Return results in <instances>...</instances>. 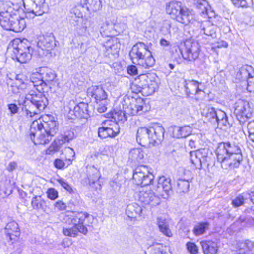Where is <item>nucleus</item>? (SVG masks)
<instances>
[{
  "instance_id": "4be33fe9",
  "label": "nucleus",
  "mask_w": 254,
  "mask_h": 254,
  "mask_svg": "<svg viewBox=\"0 0 254 254\" xmlns=\"http://www.w3.org/2000/svg\"><path fill=\"white\" fill-rule=\"evenodd\" d=\"M88 104L84 102H80L74 107L73 110H70L69 113L73 114L78 118L87 119L89 117Z\"/></svg>"
},
{
  "instance_id": "2f4dec72",
  "label": "nucleus",
  "mask_w": 254,
  "mask_h": 254,
  "mask_svg": "<svg viewBox=\"0 0 254 254\" xmlns=\"http://www.w3.org/2000/svg\"><path fill=\"white\" fill-rule=\"evenodd\" d=\"M13 14L8 11H2L0 13V24L5 30H9L11 27V21L13 20Z\"/></svg>"
},
{
  "instance_id": "1a4fd4ad",
  "label": "nucleus",
  "mask_w": 254,
  "mask_h": 254,
  "mask_svg": "<svg viewBox=\"0 0 254 254\" xmlns=\"http://www.w3.org/2000/svg\"><path fill=\"white\" fill-rule=\"evenodd\" d=\"M253 109L247 101L239 100L235 104L234 114L240 124L244 125L252 115Z\"/></svg>"
},
{
  "instance_id": "6e6d98bb",
  "label": "nucleus",
  "mask_w": 254,
  "mask_h": 254,
  "mask_svg": "<svg viewBox=\"0 0 254 254\" xmlns=\"http://www.w3.org/2000/svg\"><path fill=\"white\" fill-rule=\"evenodd\" d=\"M20 86L16 84L15 83H13L10 87V90H11L14 94H17L20 93L22 91L26 90V89H21Z\"/></svg>"
},
{
  "instance_id": "4d7b16f0",
  "label": "nucleus",
  "mask_w": 254,
  "mask_h": 254,
  "mask_svg": "<svg viewBox=\"0 0 254 254\" xmlns=\"http://www.w3.org/2000/svg\"><path fill=\"white\" fill-rule=\"evenodd\" d=\"M55 207L57 208L59 210H64L66 209V205L65 203L61 200H59L55 203Z\"/></svg>"
},
{
  "instance_id": "f3484780",
  "label": "nucleus",
  "mask_w": 254,
  "mask_h": 254,
  "mask_svg": "<svg viewBox=\"0 0 254 254\" xmlns=\"http://www.w3.org/2000/svg\"><path fill=\"white\" fill-rule=\"evenodd\" d=\"M150 127V133L151 134L150 138L151 145L159 144L164 139L165 130L162 126L158 124L154 125Z\"/></svg>"
},
{
  "instance_id": "c85d7f7f",
  "label": "nucleus",
  "mask_w": 254,
  "mask_h": 254,
  "mask_svg": "<svg viewBox=\"0 0 254 254\" xmlns=\"http://www.w3.org/2000/svg\"><path fill=\"white\" fill-rule=\"evenodd\" d=\"M204 254H216L218 247L216 242L212 241H205L201 242Z\"/></svg>"
},
{
  "instance_id": "2eb2a0df",
  "label": "nucleus",
  "mask_w": 254,
  "mask_h": 254,
  "mask_svg": "<svg viewBox=\"0 0 254 254\" xmlns=\"http://www.w3.org/2000/svg\"><path fill=\"white\" fill-rule=\"evenodd\" d=\"M45 0H29L27 3H24V8L28 13L34 16L42 15L45 12L42 5Z\"/></svg>"
},
{
  "instance_id": "6ab92c4d",
  "label": "nucleus",
  "mask_w": 254,
  "mask_h": 254,
  "mask_svg": "<svg viewBox=\"0 0 254 254\" xmlns=\"http://www.w3.org/2000/svg\"><path fill=\"white\" fill-rule=\"evenodd\" d=\"M75 137V133L72 129H67L61 134V139L55 140L54 143L57 145L56 147L50 146L49 151H56L58 150V147L65 142H69Z\"/></svg>"
},
{
  "instance_id": "aec40b11",
  "label": "nucleus",
  "mask_w": 254,
  "mask_h": 254,
  "mask_svg": "<svg viewBox=\"0 0 254 254\" xmlns=\"http://www.w3.org/2000/svg\"><path fill=\"white\" fill-rule=\"evenodd\" d=\"M87 94L94 98L97 102L105 101L107 98V93L101 86H92L88 89Z\"/></svg>"
},
{
  "instance_id": "ddd939ff",
  "label": "nucleus",
  "mask_w": 254,
  "mask_h": 254,
  "mask_svg": "<svg viewBox=\"0 0 254 254\" xmlns=\"http://www.w3.org/2000/svg\"><path fill=\"white\" fill-rule=\"evenodd\" d=\"M175 20L185 25L198 26L200 22L195 19L193 14L188 8H183Z\"/></svg>"
},
{
  "instance_id": "20e7f679",
  "label": "nucleus",
  "mask_w": 254,
  "mask_h": 254,
  "mask_svg": "<svg viewBox=\"0 0 254 254\" xmlns=\"http://www.w3.org/2000/svg\"><path fill=\"white\" fill-rule=\"evenodd\" d=\"M47 121L39 123L34 121L30 126L29 136L35 144H46L51 140L58 131V125L52 116H49Z\"/></svg>"
},
{
  "instance_id": "37998d69",
  "label": "nucleus",
  "mask_w": 254,
  "mask_h": 254,
  "mask_svg": "<svg viewBox=\"0 0 254 254\" xmlns=\"http://www.w3.org/2000/svg\"><path fill=\"white\" fill-rule=\"evenodd\" d=\"M246 198L245 195H244V193L242 194L238 195L232 201V205L234 207H239L244 203V201Z\"/></svg>"
},
{
  "instance_id": "e2e57ef3",
  "label": "nucleus",
  "mask_w": 254,
  "mask_h": 254,
  "mask_svg": "<svg viewBox=\"0 0 254 254\" xmlns=\"http://www.w3.org/2000/svg\"><path fill=\"white\" fill-rule=\"evenodd\" d=\"M17 167V164L15 161L10 162L6 167V169L9 172H12Z\"/></svg>"
},
{
  "instance_id": "7c9ffc66",
  "label": "nucleus",
  "mask_w": 254,
  "mask_h": 254,
  "mask_svg": "<svg viewBox=\"0 0 254 254\" xmlns=\"http://www.w3.org/2000/svg\"><path fill=\"white\" fill-rule=\"evenodd\" d=\"M217 109L215 108L206 107L202 110L201 114L203 116L205 117L212 124L216 125L217 120L215 118L217 115Z\"/></svg>"
},
{
  "instance_id": "9b49d317",
  "label": "nucleus",
  "mask_w": 254,
  "mask_h": 254,
  "mask_svg": "<svg viewBox=\"0 0 254 254\" xmlns=\"http://www.w3.org/2000/svg\"><path fill=\"white\" fill-rule=\"evenodd\" d=\"M154 75L151 74L139 75V79L141 82V87H139L138 92L144 93L147 92L148 95L154 93L157 88V82L153 79Z\"/></svg>"
},
{
  "instance_id": "0eeeda50",
  "label": "nucleus",
  "mask_w": 254,
  "mask_h": 254,
  "mask_svg": "<svg viewBox=\"0 0 254 254\" xmlns=\"http://www.w3.org/2000/svg\"><path fill=\"white\" fill-rule=\"evenodd\" d=\"M8 52L13 59L21 63H25L31 58L33 48L24 41L16 39L9 44Z\"/></svg>"
},
{
  "instance_id": "09e8293b",
  "label": "nucleus",
  "mask_w": 254,
  "mask_h": 254,
  "mask_svg": "<svg viewBox=\"0 0 254 254\" xmlns=\"http://www.w3.org/2000/svg\"><path fill=\"white\" fill-rule=\"evenodd\" d=\"M188 251L191 254H197L198 252V248L196 245L193 242H188L186 244Z\"/></svg>"
},
{
  "instance_id": "864d4df0",
  "label": "nucleus",
  "mask_w": 254,
  "mask_h": 254,
  "mask_svg": "<svg viewBox=\"0 0 254 254\" xmlns=\"http://www.w3.org/2000/svg\"><path fill=\"white\" fill-rule=\"evenodd\" d=\"M8 109L10 112L11 116H13L16 113H18L19 108L15 103H10L8 104Z\"/></svg>"
},
{
  "instance_id": "c03bdc74",
  "label": "nucleus",
  "mask_w": 254,
  "mask_h": 254,
  "mask_svg": "<svg viewBox=\"0 0 254 254\" xmlns=\"http://www.w3.org/2000/svg\"><path fill=\"white\" fill-rule=\"evenodd\" d=\"M234 5L238 7H247L252 4L253 0H231Z\"/></svg>"
},
{
  "instance_id": "a878e982",
  "label": "nucleus",
  "mask_w": 254,
  "mask_h": 254,
  "mask_svg": "<svg viewBox=\"0 0 254 254\" xmlns=\"http://www.w3.org/2000/svg\"><path fill=\"white\" fill-rule=\"evenodd\" d=\"M11 28L9 30L15 32H20L24 30L26 27V22L24 18H20L16 14H13V20L11 21Z\"/></svg>"
},
{
  "instance_id": "13d9d810",
  "label": "nucleus",
  "mask_w": 254,
  "mask_h": 254,
  "mask_svg": "<svg viewBox=\"0 0 254 254\" xmlns=\"http://www.w3.org/2000/svg\"><path fill=\"white\" fill-rule=\"evenodd\" d=\"M247 221V218L245 216H241L234 222V224L236 225H240L241 226H245Z\"/></svg>"
},
{
  "instance_id": "72a5a7b5",
  "label": "nucleus",
  "mask_w": 254,
  "mask_h": 254,
  "mask_svg": "<svg viewBox=\"0 0 254 254\" xmlns=\"http://www.w3.org/2000/svg\"><path fill=\"white\" fill-rule=\"evenodd\" d=\"M215 119L217 120L216 125L221 126L224 127H230V124L228 120L225 112L219 109H217V115L216 116Z\"/></svg>"
},
{
  "instance_id": "473e14b6",
  "label": "nucleus",
  "mask_w": 254,
  "mask_h": 254,
  "mask_svg": "<svg viewBox=\"0 0 254 254\" xmlns=\"http://www.w3.org/2000/svg\"><path fill=\"white\" fill-rule=\"evenodd\" d=\"M142 212L141 207L135 203L128 204L126 209V214L130 218H136Z\"/></svg>"
},
{
  "instance_id": "423d86ee",
  "label": "nucleus",
  "mask_w": 254,
  "mask_h": 254,
  "mask_svg": "<svg viewBox=\"0 0 254 254\" xmlns=\"http://www.w3.org/2000/svg\"><path fill=\"white\" fill-rule=\"evenodd\" d=\"M129 56L133 63L145 68L153 66L155 63L148 45L142 42H138L133 46Z\"/></svg>"
},
{
  "instance_id": "e433bc0d",
  "label": "nucleus",
  "mask_w": 254,
  "mask_h": 254,
  "mask_svg": "<svg viewBox=\"0 0 254 254\" xmlns=\"http://www.w3.org/2000/svg\"><path fill=\"white\" fill-rule=\"evenodd\" d=\"M144 157V152L141 148L132 149L129 154V158L133 161H139Z\"/></svg>"
},
{
  "instance_id": "9d476101",
  "label": "nucleus",
  "mask_w": 254,
  "mask_h": 254,
  "mask_svg": "<svg viewBox=\"0 0 254 254\" xmlns=\"http://www.w3.org/2000/svg\"><path fill=\"white\" fill-rule=\"evenodd\" d=\"M133 179L137 185L145 186L149 185L154 179L153 175L145 165L137 166L133 172Z\"/></svg>"
},
{
  "instance_id": "5fc2aeb1",
  "label": "nucleus",
  "mask_w": 254,
  "mask_h": 254,
  "mask_svg": "<svg viewBox=\"0 0 254 254\" xmlns=\"http://www.w3.org/2000/svg\"><path fill=\"white\" fill-rule=\"evenodd\" d=\"M58 181L59 184L69 192L71 193L72 192L71 187L64 179H61L58 180Z\"/></svg>"
},
{
  "instance_id": "39448f33",
  "label": "nucleus",
  "mask_w": 254,
  "mask_h": 254,
  "mask_svg": "<svg viewBox=\"0 0 254 254\" xmlns=\"http://www.w3.org/2000/svg\"><path fill=\"white\" fill-rule=\"evenodd\" d=\"M91 219L93 217L86 212H72L65 216L64 220L66 223L73 226L68 228L64 227L62 232L65 236L71 237H76L79 232L86 235L88 233L87 226H89L87 221Z\"/></svg>"
},
{
  "instance_id": "052dcab7",
  "label": "nucleus",
  "mask_w": 254,
  "mask_h": 254,
  "mask_svg": "<svg viewBox=\"0 0 254 254\" xmlns=\"http://www.w3.org/2000/svg\"><path fill=\"white\" fill-rule=\"evenodd\" d=\"M65 163L62 160L57 159L54 161V166L56 168L61 169L65 166Z\"/></svg>"
},
{
  "instance_id": "49530a36",
  "label": "nucleus",
  "mask_w": 254,
  "mask_h": 254,
  "mask_svg": "<svg viewBox=\"0 0 254 254\" xmlns=\"http://www.w3.org/2000/svg\"><path fill=\"white\" fill-rule=\"evenodd\" d=\"M249 139L254 142V121H249L247 124Z\"/></svg>"
},
{
  "instance_id": "a18cd8bd",
  "label": "nucleus",
  "mask_w": 254,
  "mask_h": 254,
  "mask_svg": "<svg viewBox=\"0 0 254 254\" xmlns=\"http://www.w3.org/2000/svg\"><path fill=\"white\" fill-rule=\"evenodd\" d=\"M44 201L40 199V196H35L31 201V205L34 209H40L43 208Z\"/></svg>"
},
{
  "instance_id": "f704fd0d",
  "label": "nucleus",
  "mask_w": 254,
  "mask_h": 254,
  "mask_svg": "<svg viewBox=\"0 0 254 254\" xmlns=\"http://www.w3.org/2000/svg\"><path fill=\"white\" fill-rule=\"evenodd\" d=\"M157 223L160 231L165 235L168 237H171L172 235V232L169 228L168 224L165 219L161 217H158Z\"/></svg>"
},
{
  "instance_id": "dca6fc26",
  "label": "nucleus",
  "mask_w": 254,
  "mask_h": 254,
  "mask_svg": "<svg viewBox=\"0 0 254 254\" xmlns=\"http://www.w3.org/2000/svg\"><path fill=\"white\" fill-rule=\"evenodd\" d=\"M150 127H140L138 128L136 134V141L142 146L149 147L151 145Z\"/></svg>"
},
{
  "instance_id": "c9c22d12",
  "label": "nucleus",
  "mask_w": 254,
  "mask_h": 254,
  "mask_svg": "<svg viewBox=\"0 0 254 254\" xmlns=\"http://www.w3.org/2000/svg\"><path fill=\"white\" fill-rule=\"evenodd\" d=\"M251 70V66L242 67L237 73V78L241 81L247 80L253 74V72H250Z\"/></svg>"
},
{
  "instance_id": "ea45409f",
  "label": "nucleus",
  "mask_w": 254,
  "mask_h": 254,
  "mask_svg": "<svg viewBox=\"0 0 254 254\" xmlns=\"http://www.w3.org/2000/svg\"><path fill=\"white\" fill-rule=\"evenodd\" d=\"M189 183L188 180L179 179L177 182V191L179 193H186L189 190Z\"/></svg>"
},
{
  "instance_id": "338daca9",
  "label": "nucleus",
  "mask_w": 254,
  "mask_h": 254,
  "mask_svg": "<svg viewBox=\"0 0 254 254\" xmlns=\"http://www.w3.org/2000/svg\"><path fill=\"white\" fill-rule=\"evenodd\" d=\"M160 44L162 46H169L170 43L165 39H161L160 41Z\"/></svg>"
},
{
  "instance_id": "6e6552de",
  "label": "nucleus",
  "mask_w": 254,
  "mask_h": 254,
  "mask_svg": "<svg viewBox=\"0 0 254 254\" xmlns=\"http://www.w3.org/2000/svg\"><path fill=\"white\" fill-rule=\"evenodd\" d=\"M122 105L125 112L128 115H140L148 111L147 106L140 98H132L131 100L128 97L125 98L122 101Z\"/></svg>"
},
{
  "instance_id": "de8ad7c7",
  "label": "nucleus",
  "mask_w": 254,
  "mask_h": 254,
  "mask_svg": "<svg viewBox=\"0 0 254 254\" xmlns=\"http://www.w3.org/2000/svg\"><path fill=\"white\" fill-rule=\"evenodd\" d=\"M152 254H166V252L164 251L163 246L162 244H156L151 247Z\"/></svg>"
},
{
  "instance_id": "4468645a",
  "label": "nucleus",
  "mask_w": 254,
  "mask_h": 254,
  "mask_svg": "<svg viewBox=\"0 0 254 254\" xmlns=\"http://www.w3.org/2000/svg\"><path fill=\"white\" fill-rule=\"evenodd\" d=\"M208 149L201 148L190 152V159L192 164L197 167H201L202 163L207 161Z\"/></svg>"
},
{
  "instance_id": "603ef678",
  "label": "nucleus",
  "mask_w": 254,
  "mask_h": 254,
  "mask_svg": "<svg viewBox=\"0 0 254 254\" xmlns=\"http://www.w3.org/2000/svg\"><path fill=\"white\" fill-rule=\"evenodd\" d=\"M48 197L51 200L56 199L58 196V191L54 188H50L47 191Z\"/></svg>"
},
{
  "instance_id": "b1692460",
  "label": "nucleus",
  "mask_w": 254,
  "mask_h": 254,
  "mask_svg": "<svg viewBox=\"0 0 254 254\" xmlns=\"http://www.w3.org/2000/svg\"><path fill=\"white\" fill-rule=\"evenodd\" d=\"M120 132L119 128L117 125L115 126V128L111 127H99L98 129V136L101 138H106L109 137H114L116 136Z\"/></svg>"
},
{
  "instance_id": "cd10ccee",
  "label": "nucleus",
  "mask_w": 254,
  "mask_h": 254,
  "mask_svg": "<svg viewBox=\"0 0 254 254\" xmlns=\"http://www.w3.org/2000/svg\"><path fill=\"white\" fill-rule=\"evenodd\" d=\"M201 28V30L203 31L204 34L207 36H210L212 38H215L217 37L216 30L217 27L210 23L209 21H205L202 23H200L198 26Z\"/></svg>"
},
{
  "instance_id": "a211bd4d",
  "label": "nucleus",
  "mask_w": 254,
  "mask_h": 254,
  "mask_svg": "<svg viewBox=\"0 0 254 254\" xmlns=\"http://www.w3.org/2000/svg\"><path fill=\"white\" fill-rule=\"evenodd\" d=\"M86 168L87 178L83 179L82 182L84 185H91L98 180L101 175L99 170L94 166L88 165Z\"/></svg>"
},
{
  "instance_id": "a19ab883",
  "label": "nucleus",
  "mask_w": 254,
  "mask_h": 254,
  "mask_svg": "<svg viewBox=\"0 0 254 254\" xmlns=\"http://www.w3.org/2000/svg\"><path fill=\"white\" fill-rule=\"evenodd\" d=\"M209 225V223L207 222L199 223L194 226L193 232L196 236L202 235L208 228Z\"/></svg>"
},
{
  "instance_id": "393cba45",
  "label": "nucleus",
  "mask_w": 254,
  "mask_h": 254,
  "mask_svg": "<svg viewBox=\"0 0 254 254\" xmlns=\"http://www.w3.org/2000/svg\"><path fill=\"white\" fill-rule=\"evenodd\" d=\"M37 45L42 50H52L56 46L54 37L53 35L43 37L39 40Z\"/></svg>"
},
{
  "instance_id": "bf43d9fd",
  "label": "nucleus",
  "mask_w": 254,
  "mask_h": 254,
  "mask_svg": "<svg viewBox=\"0 0 254 254\" xmlns=\"http://www.w3.org/2000/svg\"><path fill=\"white\" fill-rule=\"evenodd\" d=\"M127 73L131 75H136L138 74V70L135 65L128 66L127 68Z\"/></svg>"
},
{
  "instance_id": "412c9836",
  "label": "nucleus",
  "mask_w": 254,
  "mask_h": 254,
  "mask_svg": "<svg viewBox=\"0 0 254 254\" xmlns=\"http://www.w3.org/2000/svg\"><path fill=\"white\" fill-rule=\"evenodd\" d=\"M183 8L181 2L177 1H171L166 5V13L174 20L176 19Z\"/></svg>"
},
{
  "instance_id": "680f3d73",
  "label": "nucleus",
  "mask_w": 254,
  "mask_h": 254,
  "mask_svg": "<svg viewBox=\"0 0 254 254\" xmlns=\"http://www.w3.org/2000/svg\"><path fill=\"white\" fill-rule=\"evenodd\" d=\"M244 195H245L246 198H249L251 201L254 204V190H248L246 192L244 193Z\"/></svg>"
},
{
  "instance_id": "f8f14e48",
  "label": "nucleus",
  "mask_w": 254,
  "mask_h": 254,
  "mask_svg": "<svg viewBox=\"0 0 254 254\" xmlns=\"http://www.w3.org/2000/svg\"><path fill=\"white\" fill-rule=\"evenodd\" d=\"M200 46L196 42L186 41L184 44V48L181 52L184 59L189 61L196 60L199 56Z\"/></svg>"
},
{
  "instance_id": "3c124183",
  "label": "nucleus",
  "mask_w": 254,
  "mask_h": 254,
  "mask_svg": "<svg viewBox=\"0 0 254 254\" xmlns=\"http://www.w3.org/2000/svg\"><path fill=\"white\" fill-rule=\"evenodd\" d=\"M194 4L196 7L202 10V12H204V10L206 9L207 2L205 0H194Z\"/></svg>"
},
{
  "instance_id": "bb28decb",
  "label": "nucleus",
  "mask_w": 254,
  "mask_h": 254,
  "mask_svg": "<svg viewBox=\"0 0 254 254\" xmlns=\"http://www.w3.org/2000/svg\"><path fill=\"white\" fill-rule=\"evenodd\" d=\"M192 128L189 126L178 127L175 126L173 127V134L177 138H186L191 134Z\"/></svg>"
},
{
  "instance_id": "5701e85b",
  "label": "nucleus",
  "mask_w": 254,
  "mask_h": 254,
  "mask_svg": "<svg viewBox=\"0 0 254 254\" xmlns=\"http://www.w3.org/2000/svg\"><path fill=\"white\" fill-rule=\"evenodd\" d=\"M199 84H201V83L194 80H185L183 82V85L186 94L188 96H190L191 94L195 95L198 94L199 92L202 91L199 87Z\"/></svg>"
},
{
  "instance_id": "774afa93",
  "label": "nucleus",
  "mask_w": 254,
  "mask_h": 254,
  "mask_svg": "<svg viewBox=\"0 0 254 254\" xmlns=\"http://www.w3.org/2000/svg\"><path fill=\"white\" fill-rule=\"evenodd\" d=\"M110 147L108 146H106L103 150V153H102V154L103 155H107V151L109 150H110Z\"/></svg>"
},
{
  "instance_id": "79ce46f5",
  "label": "nucleus",
  "mask_w": 254,
  "mask_h": 254,
  "mask_svg": "<svg viewBox=\"0 0 254 254\" xmlns=\"http://www.w3.org/2000/svg\"><path fill=\"white\" fill-rule=\"evenodd\" d=\"M28 81L27 77L25 75L23 74H18L16 76L14 83L18 84V86H20L21 89H26L29 87L27 83Z\"/></svg>"
},
{
  "instance_id": "0e129e2a",
  "label": "nucleus",
  "mask_w": 254,
  "mask_h": 254,
  "mask_svg": "<svg viewBox=\"0 0 254 254\" xmlns=\"http://www.w3.org/2000/svg\"><path fill=\"white\" fill-rule=\"evenodd\" d=\"M228 43L226 42L222 41L220 42L217 43V45L216 46V47L218 48L222 47L226 48L228 47Z\"/></svg>"
},
{
  "instance_id": "69168bd1",
  "label": "nucleus",
  "mask_w": 254,
  "mask_h": 254,
  "mask_svg": "<svg viewBox=\"0 0 254 254\" xmlns=\"http://www.w3.org/2000/svg\"><path fill=\"white\" fill-rule=\"evenodd\" d=\"M107 110V107L105 105V104H103L102 105H99V106L97 108V111L99 113H103L105 112Z\"/></svg>"
},
{
  "instance_id": "c756f323",
  "label": "nucleus",
  "mask_w": 254,
  "mask_h": 254,
  "mask_svg": "<svg viewBox=\"0 0 254 254\" xmlns=\"http://www.w3.org/2000/svg\"><path fill=\"white\" fill-rule=\"evenodd\" d=\"M5 233L10 240L14 239L13 236L18 237L20 235L18 224L15 221L8 223L5 227Z\"/></svg>"
},
{
  "instance_id": "58836bf2",
  "label": "nucleus",
  "mask_w": 254,
  "mask_h": 254,
  "mask_svg": "<svg viewBox=\"0 0 254 254\" xmlns=\"http://www.w3.org/2000/svg\"><path fill=\"white\" fill-rule=\"evenodd\" d=\"M254 243L250 240H246L241 242L239 247H240L239 253L245 254L251 251L254 248Z\"/></svg>"
},
{
  "instance_id": "f03ea898",
  "label": "nucleus",
  "mask_w": 254,
  "mask_h": 254,
  "mask_svg": "<svg viewBox=\"0 0 254 254\" xmlns=\"http://www.w3.org/2000/svg\"><path fill=\"white\" fill-rule=\"evenodd\" d=\"M215 152L217 161L223 169L231 170L238 168L243 161L241 149L234 142L219 143Z\"/></svg>"
},
{
  "instance_id": "8fccbe9b",
  "label": "nucleus",
  "mask_w": 254,
  "mask_h": 254,
  "mask_svg": "<svg viewBox=\"0 0 254 254\" xmlns=\"http://www.w3.org/2000/svg\"><path fill=\"white\" fill-rule=\"evenodd\" d=\"M247 81V90L250 92H254V71L253 74L248 78Z\"/></svg>"
},
{
  "instance_id": "f257e3e1",
  "label": "nucleus",
  "mask_w": 254,
  "mask_h": 254,
  "mask_svg": "<svg viewBox=\"0 0 254 254\" xmlns=\"http://www.w3.org/2000/svg\"><path fill=\"white\" fill-rule=\"evenodd\" d=\"M55 72L51 69H40V72L33 73L30 76V81L36 89L31 90L26 94L23 101L18 100L21 106V111L20 117L22 120L32 117L43 111L48 104V100L45 93L52 86L58 84Z\"/></svg>"
},
{
  "instance_id": "4c0bfd02",
  "label": "nucleus",
  "mask_w": 254,
  "mask_h": 254,
  "mask_svg": "<svg viewBox=\"0 0 254 254\" xmlns=\"http://www.w3.org/2000/svg\"><path fill=\"white\" fill-rule=\"evenodd\" d=\"M125 112V109L122 106V110H119L118 111H115L112 114V118L115 120L116 122H121L124 123L125 121L127 120V116Z\"/></svg>"
},
{
  "instance_id": "7ed1b4c3",
  "label": "nucleus",
  "mask_w": 254,
  "mask_h": 254,
  "mask_svg": "<svg viewBox=\"0 0 254 254\" xmlns=\"http://www.w3.org/2000/svg\"><path fill=\"white\" fill-rule=\"evenodd\" d=\"M171 179L163 176L160 177L158 183L153 190H144L139 191L138 200L144 205L155 206L159 204L160 197L167 198L171 192Z\"/></svg>"
}]
</instances>
